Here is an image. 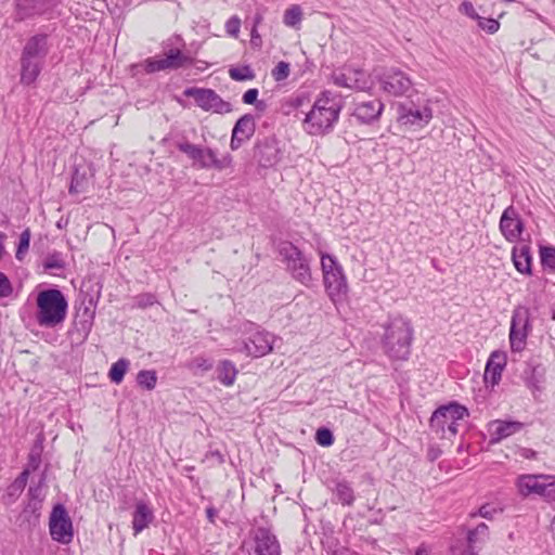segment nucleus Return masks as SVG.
<instances>
[{"instance_id":"f03ea898","label":"nucleus","mask_w":555,"mask_h":555,"mask_svg":"<svg viewBox=\"0 0 555 555\" xmlns=\"http://www.w3.org/2000/svg\"><path fill=\"white\" fill-rule=\"evenodd\" d=\"M67 309L68 302L60 289L40 291L36 298V322L41 327H56L65 321Z\"/></svg>"},{"instance_id":"aec40b11","label":"nucleus","mask_w":555,"mask_h":555,"mask_svg":"<svg viewBox=\"0 0 555 555\" xmlns=\"http://www.w3.org/2000/svg\"><path fill=\"white\" fill-rule=\"evenodd\" d=\"M325 289L332 300L340 299L347 294L348 284L341 269L335 271H327L323 275Z\"/></svg>"},{"instance_id":"20e7f679","label":"nucleus","mask_w":555,"mask_h":555,"mask_svg":"<svg viewBox=\"0 0 555 555\" xmlns=\"http://www.w3.org/2000/svg\"><path fill=\"white\" fill-rule=\"evenodd\" d=\"M184 42L180 37L170 39L166 46L165 56L162 59L149 57L137 65L145 73L153 74L162 70L179 69L193 63V59L182 51Z\"/></svg>"},{"instance_id":"a878e982","label":"nucleus","mask_w":555,"mask_h":555,"mask_svg":"<svg viewBox=\"0 0 555 555\" xmlns=\"http://www.w3.org/2000/svg\"><path fill=\"white\" fill-rule=\"evenodd\" d=\"M512 259L516 270L522 274H531V255L528 245L515 246L512 250Z\"/></svg>"},{"instance_id":"1a4fd4ad","label":"nucleus","mask_w":555,"mask_h":555,"mask_svg":"<svg viewBox=\"0 0 555 555\" xmlns=\"http://www.w3.org/2000/svg\"><path fill=\"white\" fill-rule=\"evenodd\" d=\"M183 94L188 98H193L196 104L205 112L227 114L232 111V105L222 100L221 96L211 89L192 87L185 89Z\"/></svg>"},{"instance_id":"473e14b6","label":"nucleus","mask_w":555,"mask_h":555,"mask_svg":"<svg viewBox=\"0 0 555 555\" xmlns=\"http://www.w3.org/2000/svg\"><path fill=\"white\" fill-rule=\"evenodd\" d=\"M302 20V10L298 4H293L284 12L283 23L288 27H297Z\"/></svg>"},{"instance_id":"603ef678","label":"nucleus","mask_w":555,"mask_h":555,"mask_svg":"<svg viewBox=\"0 0 555 555\" xmlns=\"http://www.w3.org/2000/svg\"><path fill=\"white\" fill-rule=\"evenodd\" d=\"M156 301L152 294H143L137 297V305L140 308H146L154 305Z\"/></svg>"},{"instance_id":"58836bf2","label":"nucleus","mask_w":555,"mask_h":555,"mask_svg":"<svg viewBox=\"0 0 555 555\" xmlns=\"http://www.w3.org/2000/svg\"><path fill=\"white\" fill-rule=\"evenodd\" d=\"M29 242H30V230L25 229L20 235V241H18L16 254H15V256L18 260H23L25 255L27 254L28 248H29Z\"/></svg>"},{"instance_id":"6ab92c4d","label":"nucleus","mask_w":555,"mask_h":555,"mask_svg":"<svg viewBox=\"0 0 555 555\" xmlns=\"http://www.w3.org/2000/svg\"><path fill=\"white\" fill-rule=\"evenodd\" d=\"M255 132V120L254 117L249 114H246L242 116L236 124L234 125V128L232 130V137H231V149L237 150L243 142L250 139V137Z\"/></svg>"},{"instance_id":"5fc2aeb1","label":"nucleus","mask_w":555,"mask_h":555,"mask_svg":"<svg viewBox=\"0 0 555 555\" xmlns=\"http://www.w3.org/2000/svg\"><path fill=\"white\" fill-rule=\"evenodd\" d=\"M13 295V287L9 281V279L2 274V298L9 297Z\"/></svg>"},{"instance_id":"3c124183","label":"nucleus","mask_w":555,"mask_h":555,"mask_svg":"<svg viewBox=\"0 0 555 555\" xmlns=\"http://www.w3.org/2000/svg\"><path fill=\"white\" fill-rule=\"evenodd\" d=\"M460 12L467 15L468 17L476 20L479 18L478 13L476 12L474 5L469 1H464L461 3L459 8Z\"/></svg>"},{"instance_id":"680f3d73","label":"nucleus","mask_w":555,"mask_h":555,"mask_svg":"<svg viewBox=\"0 0 555 555\" xmlns=\"http://www.w3.org/2000/svg\"><path fill=\"white\" fill-rule=\"evenodd\" d=\"M29 492L31 493V495L34 498H39V495H40V489L39 488H36V489L30 488Z\"/></svg>"},{"instance_id":"9b49d317","label":"nucleus","mask_w":555,"mask_h":555,"mask_svg":"<svg viewBox=\"0 0 555 555\" xmlns=\"http://www.w3.org/2000/svg\"><path fill=\"white\" fill-rule=\"evenodd\" d=\"M275 337L266 331H256L246 341L234 347L233 351L244 352L248 357L260 358L270 353L273 349Z\"/></svg>"},{"instance_id":"c9c22d12","label":"nucleus","mask_w":555,"mask_h":555,"mask_svg":"<svg viewBox=\"0 0 555 555\" xmlns=\"http://www.w3.org/2000/svg\"><path fill=\"white\" fill-rule=\"evenodd\" d=\"M176 146L180 152L185 154L193 162V165L195 164L196 158H198V152L202 149V146L192 144L186 140L177 141Z\"/></svg>"},{"instance_id":"13d9d810","label":"nucleus","mask_w":555,"mask_h":555,"mask_svg":"<svg viewBox=\"0 0 555 555\" xmlns=\"http://www.w3.org/2000/svg\"><path fill=\"white\" fill-rule=\"evenodd\" d=\"M493 509L489 505H482L478 514L483 518H491Z\"/></svg>"},{"instance_id":"37998d69","label":"nucleus","mask_w":555,"mask_h":555,"mask_svg":"<svg viewBox=\"0 0 555 555\" xmlns=\"http://www.w3.org/2000/svg\"><path fill=\"white\" fill-rule=\"evenodd\" d=\"M541 261H542L543 266L548 267L552 270H555V248L554 247L541 248Z\"/></svg>"},{"instance_id":"6e6552de","label":"nucleus","mask_w":555,"mask_h":555,"mask_svg":"<svg viewBox=\"0 0 555 555\" xmlns=\"http://www.w3.org/2000/svg\"><path fill=\"white\" fill-rule=\"evenodd\" d=\"M379 88L391 96H403L412 90L411 78L401 69L391 67L377 77Z\"/></svg>"},{"instance_id":"bf43d9fd","label":"nucleus","mask_w":555,"mask_h":555,"mask_svg":"<svg viewBox=\"0 0 555 555\" xmlns=\"http://www.w3.org/2000/svg\"><path fill=\"white\" fill-rule=\"evenodd\" d=\"M206 515L210 522H215V517L217 515V511L214 507H208L206 509Z\"/></svg>"},{"instance_id":"4be33fe9","label":"nucleus","mask_w":555,"mask_h":555,"mask_svg":"<svg viewBox=\"0 0 555 555\" xmlns=\"http://www.w3.org/2000/svg\"><path fill=\"white\" fill-rule=\"evenodd\" d=\"M55 4V0H16L20 18L30 17L36 14H46L50 12Z\"/></svg>"},{"instance_id":"4468645a","label":"nucleus","mask_w":555,"mask_h":555,"mask_svg":"<svg viewBox=\"0 0 555 555\" xmlns=\"http://www.w3.org/2000/svg\"><path fill=\"white\" fill-rule=\"evenodd\" d=\"M499 228L504 238L509 243H515L519 240L524 231V223L514 206H508L503 211Z\"/></svg>"},{"instance_id":"a18cd8bd","label":"nucleus","mask_w":555,"mask_h":555,"mask_svg":"<svg viewBox=\"0 0 555 555\" xmlns=\"http://www.w3.org/2000/svg\"><path fill=\"white\" fill-rule=\"evenodd\" d=\"M258 90L253 88V89H248L244 94H243V102L245 104H256V107L259 108V109H264L266 107V103L263 101H258L257 102V98H258Z\"/></svg>"},{"instance_id":"f704fd0d","label":"nucleus","mask_w":555,"mask_h":555,"mask_svg":"<svg viewBox=\"0 0 555 555\" xmlns=\"http://www.w3.org/2000/svg\"><path fill=\"white\" fill-rule=\"evenodd\" d=\"M229 76L235 81H246L253 80L255 78V73L250 66L245 65L241 67H231L229 69Z\"/></svg>"},{"instance_id":"ddd939ff","label":"nucleus","mask_w":555,"mask_h":555,"mask_svg":"<svg viewBox=\"0 0 555 555\" xmlns=\"http://www.w3.org/2000/svg\"><path fill=\"white\" fill-rule=\"evenodd\" d=\"M333 82L340 88L365 90L369 87V78L364 70L353 67H345L340 72H334Z\"/></svg>"},{"instance_id":"cd10ccee","label":"nucleus","mask_w":555,"mask_h":555,"mask_svg":"<svg viewBox=\"0 0 555 555\" xmlns=\"http://www.w3.org/2000/svg\"><path fill=\"white\" fill-rule=\"evenodd\" d=\"M42 63L43 61L41 60H26L22 57V82L26 85L33 83L41 70Z\"/></svg>"},{"instance_id":"e2e57ef3","label":"nucleus","mask_w":555,"mask_h":555,"mask_svg":"<svg viewBox=\"0 0 555 555\" xmlns=\"http://www.w3.org/2000/svg\"><path fill=\"white\" fill-rule=\"evenodd\" d=\"M415 555H428V551L424 547H418Z\"/></svg>"},{"instance_id":"2f4dec72","label":"nucleus","mask_w":555,"mask_h":555,"mask_svg":"<svg viewBox=\"0 0 555 555\" xmlns=\"http://www.w3.org/2000/svg\"><path fill=\"white\" fill-rule=\"evenodd\" d=\"M335 495L343 505H351L354 501L353 490L346 481L336 485Z\"/></svg>"},{"instance_id":"de8ad7c7","label":"nucleus","mask_w":555,"mask_h":555,"mask_svg":"<svg viewBox=\"0 0 555 555\" xmlns=\"http://www.w3.org/2000/svg\"><path fill=\"white\" fill-rule=\"evenodd\" d=\"M241 29V20L237 16H232L225 23V31L233 38H237Z\"/></svg>"},{"instance_id":"7c9ffc66","label":"nucleus","mask_w":555,"mask_h":555,"mask_svg":"<svg viewBox=\"0 0 555 555\" xmlns=\"http://www.w3.org/2000/svg\"><path fill=\"white\" fill-rule=\"evenodd\" d=\"M129 360L124 358L113 363L108 372V377L111 378V380L115 384H120L124 379L126 372L129 369Z\"/></svg>"},{"instance_id":"4c0bfd02","label":"nucleus","mask_w":555,"mask_h":555,"mask_svg":"<svg viewBox=\"0 0 555 555\" xmlns=\"http://www.w3.org/2000/svg\"><path fill=\"white\" fill-rule=\"evenodd\" d=\"M44 270H62L65 268V261L60 253L48 255L43 261Z\"/></svg>"},{"instance_id":"774afa93","label":"nucleus","mask_w":555,"mask_h":555,"mask_svg":"<svg viewBox=\"0 0 555 555\" xmlns=\"http://www.w3.org/2000/svg\"><path fill=\"white\" fill-rule=\"evenodd\" d=\"M260 21H261V16H258V17L256 18V22H257V23H259Z\"/></svg>"},{"instance_id":"7ed1b4c3","label":"nucleus","mask_w":555,"mask_h":555,"mask_svg":"<svg viewBox=\"0 0 555 555\" xmlns=\"http://www.w3.org/2000/svg\"><path fill=\"white\" fill-rule=\"evenodd\" d=\"M413 339V327L411 323L397 317L389 321L385 327L383 348L392 359L405 360L411 350Z\"/></svg>"},{"instance_id":"e433bc0d","label":"nucleus","mask_w":555,"mask_h":555,"mask_svg":"<svg viewBox=\"0 0 555 555\" xmlns=\"http://www.w3.org/2000/svg\"><path fill=\"white\" fill-rule=\"evenodd\" d=\"M29 470L25 469L21 473V475L12 482V485L8 488V495L15 496L22 493L24 490L27 479H28Z\"/></svg>"},{"instance_id":"393cba45","label":"nucleus","mask_w":555,"mask_h":555,"mask_svg":"<svg viewBox=\"0 0 555 555\" xmlns=\"http://www.w3.org/2000/svg\"><path fill=\"white\" fill-rule=\"evenodd\" d=\"M47 51V37L43 35H37L31 37L26 43L23 52V59L43 61Z\"/></svg>"},{"instance_id":"09e8293b","label":"nucleus","mask_w":555,"mask_h":555,"mask_svg":"<svg viewBox=\"0 0 555 555\" xmlns=\"http://www.w3.org/2000/svg\"><path fill=\"white\" fill-rule=\"evenodd\" d=\"M544 480L547 481L544 499L550 502H555V476H546Z\"/></svg>"},{"instance_id":"72a5a7b5","label":"nucleus","mask_w":555,"mask_h":555,"mask_svg":"<svg viewBox=\"0 0 555 555\" xmlns=\"http://www.w3.org/2000/svg\"><path fill=\"white\" fill-rule=\"evenodd\" d=\"M137 382L139 386L147 390H153L157 383L156 372L153 370H142L137 375Z\"/></svg>"},{"instance_id":"a19ab883","label":"nucleus","mask_w":555,"mask_h":555,"mask_svg":"<svg viewBox=\"0 0 555 555\" xmlns=\"http://www.w3.org/2000/svg\"><path fill=\"white\" fill-rule=\"evenodd\" d=\"M321 268L323 275L327 273V271H335V269H341V266L338 263L335 257L321 253Z\"/></svg>"},{"instance_id":"ea45409f","label":"nucleus","mask_w":555,"mask_h":555,"mask_svg":"<svg viewBox=\"0 0 555 555\" xmlns=\"http://www.w3.org/2000/svg\"><path fill=\"white\" fill-rule=\"evenodd\" d=\"M488 531V526L486 524H479L475 529L469 530L467 534V540L470 545L481 541Z\"/></svg>"},{"instance_id":"0eeeda50","label":"nucleus","mask_w":555,"mask_h":555,"mask_svg":"<svg viewBox=\"0 0 555 555\" xmlns=\"http://www.w3.org/2000/svg\"><path fill=\"white\" fill-rule=\"evenodd\" d=\"M49 531L52 540L59 543L69 544L73 541V522L63 504L53 507L49 518Z\"/></svg>"},{"instance_id":"49530a36","label":"nucleus","mask_w":555,"mask_h":555,"mask_svg":"<svg viewBox=\"0 0 555 555\" xmlns=\"http://www.w3.org/2000/svg\"><path fill=\"white\" fill-rule=\"evenodd\" d=\"M477 21H478V26L489 34H494L500 28V23L494 18H485V17L479 16V18H477Z\"/></svg>"},{"instance_id":"a211bd4d","label":"nucleus","mask_w":555,"mask_h":555,"mask_svg":"<svg viewBox=\"0 0 555 555\" xmlns=\"http://www.w3.org/2000/svg\"><path fill=\"white\" fill-rule=\"evenodd\" d=\"M525 427V424L518 421H502L494 420L489 423L488 431L490 435V443L495 444L501 440L519 433Z\"/></svg>"},{"instance_id":"bb28decb","label":"nucleus","mask_w":555,"mask_h":555,"mask_svg":"<svg viewBox=\"0 0 555 555\" xmlns=\"http://www.w3.org/2000/svg\"><path fill=\"white\" fill-rule=\"evenodd\" d=\"M522 378L526 386L532 391L540 392L544 382V370L539 365L528 364L522 373Z\"/></svg>"},{"instance_id":"052dcab7","label":"nucleus","mask_w":555,"mask_h":555,"mask_svg":"<svg viewBox=\"0 0 555 555\" xmlns=\"http://www.w3.org/2000/svg\"><path fill=\"white\" fill-rule=\"evenodd\" d=\"M333 555H358V554L348 548L343 547V548L336 550Z\"/></svg>"},{"instance_id":"39448f33","label":"nucleus","mask_w":555,"mask_h":555,"mask_svg":"<svg viewBox=\"0 0 555 555\" xmlns=\"http://www.w3.org/2000/svg\"><path fill=\"white\" fill-rule=\"evenodd\" d=\"M468 416V410L456 403L452 402L447 405L438 408L431 418L430 428L441 438L454 437L459 431V422Z\"/></svg>"},{"instance_id":"864d4df0","label":"nucleus","mask_w":555,"mask_h":555,"mask_svg":"<svg viewBox=\"0 0 555 555\" xmlns=\"http://www.w3.org/2000/svg\"><path fill=\"white\" fill-rule=\"evenodd\" d=\"M192 365L196 369H201L202 371H209L212 369V362L203 357L195 358Z\"/></svg>"},{"instance_id":"c85d7f7f","label":"nucleus","mask_w":555,"mask_h":555,"mask_svg":"<svg viewBox=\"0 0 555 555\" xmlns=\"http://www.w3.org/2000/svg\"><path fill=\"white\" fill-rule=\"evenodd\" d=\"M218 379L224 386H232L235 382L237 370L233 362L223 360L218 365Z\"/></svg>"},{"instance_id":"c03bdc74","label":"nucleus","mask_w":555,"mask_h":555,"mask_svg":"<svg viewBox=\"0 0 555 555\" xmlns=\"http://www.w3.org/2000/svg\"><path fill=\"white\" fill-rule=\"evenodd\" d=\"M289 75V64L281 61L272 70V77L275 81H282L286 79Z\"/></svg>"},{"instance_id":"f8f14e48","label":"nucleus","mask_w":555,"mask_h":555,"mask_svg":"<svg viewBox=\"0 0 555 555\" xmlns=\"http://www.w3.org/2000/svg\"><path fill=\"white\" fill-rule=\"evenodd\" d=\"M399 121L403 125L425 127L433 119V109L428 102L423 105L400 104L398 106Z\"/></svg>"},{"instance_id":"8fccbe9b","label":"nucleus","mask_w":555,"mask_h":555,"mask_svg":"<svg viewBox=\"0 0 555 555\" xmlns=\"http://www.w3.org/2000/svg\"><path fill=\"white\" fill-rule=\"evenodd\" d=\"M310 103V99L306 93L297 94L289 99V105L295 108H301Z\"/></svg>"},{"instance_id":"dca6fc26","label":"nucleus","mask_w":555,"mask_h":555,"mask_svg":"<svg viewBox=\"0 0 555 555\" xmlns=\"http://www.w3.org/2000/svg\"><path fill=\"white\" fill-rule=\"evenodd\" d=\"M197 157L194 166L199 169H216L221 171L232 165V156L230 154L227 153L218 157L217 152L210 147L202 146Z\"/></svg>"},{"instance_id":"0e129e2a","label":"nucleus","mask_w":555,"mask_h":555,"mask_svg":"<svg viewBox=\"0 0 555 555\" xmlns=\"http://www.w3.org/2000/svg\"><path fill=\"white\" fill-rule=\"evenodd\" d=\"M255 37H259L256 27H254L251 30V40H254Z\"/></svg>"},{"instance_id":"423d86ee","label":"nucleus","mask_w":555,"mask_h":555,"mask_svg":"<svg viewBox=\"0 0 555 555\" xmlns=\"http://www.w3.org/2000/svg\"><path fill=\"white\" fill-rule=\"evenodd\" d=\"M279 254L292 276L302 285L310 286L311 270L302 251L291 242H282L279 245Z\"/></svg>"},{"instance_id":"338daca9","label":"nucleus","mask_w":555,"mask_h":555,"mask_svg":"<svg viewBox=\"0 0 555 555\" xmlns=\"http://www.w3.org/2000/svg\"><path fill=\"white\" fill-rule=\"evenodd\" d=\"M552 319L555 320V308L552 309Z\"/></svg>"},{"instance_id":"69168bd1","label":"nucleus","mask_w":555,"mask_h":555,"mask_svg":"<svg viewBox=\"0 0 555 555\" xmlns=\"http://www.w3.org/2000/svg\"><path fill=\"white\" fill-rule=\"evenodd\" d=\"M551 527H552V530H554V531H555V517H554V518H553V520H552V525H551Z\"/></svg>"},{"instance_id":"b1692460","label":"nucleus","mask_w":555,"mask_h":555,"mask_svg":"<svg viewBox=\"0 0 555 555\" xmlns=\"http://www.w3.org/2000/svg\"><path fill=\"white\" fill-rule=\"evenodd\" d=\"M154 520L152 507L144 501H138L132 515V529L134 535L146 529Z\"/></svg>"},{"instance_id":"c756f323","label":"nucleus","mask_w":555,"mask_h":555,"mask_svg":"<svg viewBox=\"0 0 555 555\" xmlns=\"http://www.w3.org/2000/svg\"><path fill=\"white\" fill-rule=\"evenodd\" d=\"M259 163L263 167H271L280 159L279 150L274 144L266 143L258 149Z\"/></svg>"},{"instance_id":"412c9836","label":"nucleus","mask_w":555,"mask_h":555,"mask_svg":"<svg viewBox=\"0 0 555 555\" xmlns=\"http://www.w3.org/2000/svg\"><path fill=\"white\" fill-rule=\"evenodd\" d=\"M547 475H522L517 479V488L521 495L539 494L544 498Z\"/></svg>"},{"instance_id":"9d476101","label":"nucleus","mask_w":555,"mask_h":555,"mask_svg":"<svg viewBox=\"0 0 555 555\" xmlns=\"http://www.w3.org/2000/svg\"><path fill=\"white\" fill-rule=\"evenodd\" d=\"M531 331L530 312L526 307H517L512 317L509 343L513 351H521Z\"/></svg>"},{"instance_id":"f257e3e1","label":"nucleus","mask_w":555,"mask_h":555,"mask_svg":"<svg viewBox=\"0 0 555 555\" xmlns=\"http://www.w3.org/2000/svg\"><path fill=\"white\" fill-rule=\"evenodd\" d=\"M341 106L331 91H323L305 113L302 129L310 135L328 133L339 118Z\"/></svg>"},{"instance_id":"f3484780","label":"nucleus","mask_w":555,"mask_h":555,"mask_svg":"<svg viewBox=\"0 0 555 555\" xmlns=\"http://www.w3.org/2000/svg\"><path fill=\"white\" fill-rule=\"evenodd\" d=\"M255 555H281L276 537L267 528H258L254 534Z\"/></svg>"},{"instance_id":"5701e85b","label":"nucleus","mask_w":555,"mask_h":555,"mask_svg":"<svg viewBox=\"0 0 555 555\" xmlns=\"http://www.w3.org/2000/svg\"><path fill=\"white\" fill-rule=\"evenodd\" d=\"M506 365V354L501 351H493L487 362L485 380L495 386L501 380L502 372Z\"/></svg>"},{"instance_id":"6e6d98bb","label":"nucleus","mask_w":555,"mask_h":555,"mask_svg":"<svg viewBox=\"0 0 555 555\" xmlns=\"http://www.w3.org/2000/svg\"><path fill=\"white\" fill-rule=\"evenodd\" d=\"M81 191H82V185H81L80 178H79L78 173H75L72 179L69 192L70 193H79Z\"/></svg>"},{"instance_id":"79ce46f5","label":"nucleus","mask_w":555,"mask_h":555,"mask_svg":"<svg viewBox=\"0 0 555 555\" xmlns=\"http://www.w3.org/2000/svg\"><path fill=\"white\" fill-rule=\"evenodd\" d=\"M315 441L322 447H330L334 443V436L327 428H320L315 434Z\"/></svg>"},{"instance_id":"4d7b16f0","label":"nucleus","mask_w":555,"mask_h":555,"mask_svg":"<svg viewBox=\"0 0 555 555\" xmlns=\"http://www.w3.org/2000/svg\"><path fill=\"white\" fill-rule=\"evenodd\" d=\"M40 465V454L39 453H36V452H31L30 455H29V463H28V470L29 468L31 469H37Z\"/></svg>"},{"instance_id":"2eb2a0df","label":"nucleus","mask_w":555,"mask_h":555,"mask_svg":"<svg viewBox=\"0 0 555 555\" xmlns=\"http://www.w3.org/2000/svg\"><path fill=\"white\" fill-rule=\"evenodd\" d=\"M384 111V103L377 99H358L354 102L352 116L361 124H372L379 119Z\"/></svg>"}]
</instances>
